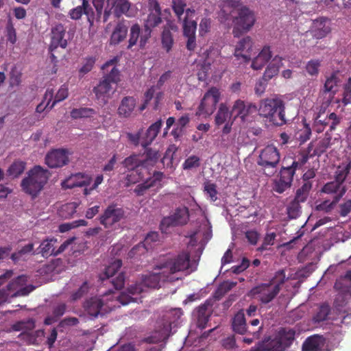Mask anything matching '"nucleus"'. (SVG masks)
Returning a JSON list of instances; mask_svg holds the SVG:
<instances>
[{
  "label": "nucleus",
  "mask_w": 351,
  "mask_h": 351,
  "mask_svg": "<svg viewBox=\"0 0 351 351\" xmlns=\"http://www.w3.org/2000/svg\"><path fill=\"white\" fill-rule=\"evenodd\" d=\"M57 243V239L54 238L47 239L44 240L40 245L38 253L41 254L42 256L47 258L50 256H56V247L55 244Z\"/></svg>",
  "instance_id": "37"
},
{
  "label": "nucleus",
  "mask_w": 351,
  "mask_h": 351,
  "mask_svg": "<svg viewBox=\"0 0 351 351\" xmlns=\"http://www.w3.org/2000/svg\"><path fill=\"white\" fill-rule=\"evenodd\" d=\"M108 6L110 7V10L106 9L104 12V21L106 22L110 15V10H113V12L116 17H120L122 15L131 16L130 14V3L129 0H107Z\"/></svg>",
  "instance_id": "20"
},
{
  "label": "nucleus",
  "mask_w": 351,
  "mask_h": 351,
  "mask_svg": "<svg viewBox=\"0 0 351 351\" xmlns=\"http://www.w3.org/2000/svg\"><path fill=\"white\" fill-rule=\"evenodd\" d=\"M204 193L207 198H209L210 201L215 202L217 199V191L215 184L206 182L204 184Z\"/></svg>",
  "instance_id": "56"
},
{
  "label": "nucleus",
  "mask_w": 351,
  "mask_h": 351,
  "mask_svg": "<svg viewBox=\"0 0 351 351\" xmlns=\"http://www.w3.org/2000/svg\"><path fill=\"white\" fill-rule=\"evenodd\" d=\"M311 187L312 184L310 181L304 182L302 186L297 190L295 198L301 202H304L308 195Z\"/></svg>",
  "instance_id": "50"
},
{
  "label": "nucleus",
  "mask_w": 351,
  "mask_h": 351,
  "mask_svg": "<svg viewBox=\"0 0 351 351\" xmlns=\"http://www.w3.org/2000/svg\"><path fill=\"white\" fill-rule=\"evenodd\" d=\"M285 271L279 270L271 281L254 287L251 290L250 294L262 303L267 304L279 293L280 285L285 282Z\"/></svg>",
  "instance_id": "7"
},
{
  "label": "nucleus",
  "mask_w": 351,
  "mask_h": 351,
  "mask_svg": "<svg viewBox=\"0 0 351 351\" xmlns=\"http://www.w3.org/2000/svg\"><path fill=\"white\" fill-rule=\"evenodd\" d=\"M322 191L326 194L334 195L335 202H338L345 194L346 188L344 184L333 180L324 184Z\"/></svg>",
  "instance_id": "28"
},
{
  "label": "nucleus",
  "mask_w": 351,
  "mask_h": 351,
  "mask_svg": "<svg viewBox=\"0 0 351 351\" xmlns=\"http://www.w3.org/2000/svg\"><path fill=\"white\" fill-rule=\"evenodd\" d=\"M320 67V61L318 60H311L308 62L306 66V70L308 75L317 76L319 73Z\"/></svg>",
  "instance_id": "57"
},
{
  "label": "nucleus",
  "mask_w": 351,
  "mask_h": 351,
  "mask_svg": "<svg viewBox=\"0 0 351 351\" xmlns=\"http://www.w3.org/2000/svg\"><path fill=\"white\" fill-rule=\"evenodd\" d=\"M69 95V89L66 85L63 84L60 86L56 95L54 97V100L50 106L49 109H52L58 102L64 100Z\"/></svg>",
  "instance_id": "53"
},
{
  "label": "nucleus",
  "mask_w": 351,
  "mask_h": 351,
  "mask_svg": "<svg viewBox=\"0 0 351 351\" xmlns=\"http://www.w3.org/2000/svg\"><path fill=\"white\" fill-rule=\"evenodd\" d=\"M335 288L343 292H351V270L347 271L336 281Z\"/></svg>",
  "instance_id": "39"
},
{
  "label": "nucleus",
  "mask_w": 351,
  "mask_h": 351,
  "mask_svg": "<svg viewBox=\"0 0 351 351\" xmlns=\"http://www.w3.org/2000/svg\"><path fill=\"white\" fill-rule=\"evenodd\" d=\"M136 106V100L132 97H124L118 108L119 115L128 117L132 114Z\"/></svg>",
  "instance_id": "35"
},
{
  "label": "nucleus",
  "mask_w": 351,
  "mask_h": 351,
  "mask_svg": "<svg viewBox=\"0 0 351 351\" xmlns=\"http://www.w3.org/2000/svg\"><path fill=\"white\" fill-rule=\"evenodd\" d=\"M128 32L125 25L119 23L114 28L110 38V44L117 45L124 40Z\"/></svg>",
  "instance_id": "40"
},
{
  "label": "nucleus",
  "mask_w": 351,
  "mask_h": 351,
  "mask_svg": "<svg viewBox=\"0 0 351 351\" xmlns=\"http://www.w3.org/2000/svg\"><path fill=\"white\" fill-rule=\"evenodd\" d=\"M116 61V59L110 60L104 64L102 66L104 72H108L110 69V73L93 90L97 100L103 104H106L114 94L116 90V84L119 80V71L114 65Z\"/></svg>",
  "instance_id": "6"
},
{
  "label": "nucleus",
  "mask_w": 351,
  "mask_h": 351,
  "mask_svg": "<svg viewBox=\"0 0 351 351\" xmlns=\"http://www.w3.org/2000/svg\"><path fill=\"white\" fill-rule=\"evenodd\" d=\"M232 113L230 111L226 104H220L215 117V123L220 126L225 123L232 121Z\"/></svg>",
  "instance_id": "34"
},
{
  "label": "nucleus",
  "mask_w": 351,
  "mask_h": 351,
  "mask_svg": "<svg viewBox=\"0 0 351 351\" xmlns=\"http://www.w3.org/2000/svg\"><path fill=\"white\" fill-rule=\"evenodd\" d=\"M143 32V29H141V27L138 24H134L131 27L130 32L129 45L128 48H132L133 46L136 45L138 42L139 47H141V39Z\"/></svg>",
  "instance_id": "41"
},
{
  "label": "nucleus",
  "mask_w": 351,
  "mask_h": 351,
  "mask_svg": "<svg viewBox=\"0 0 351 351\" xmlns=\"http://www.w3.org/2000/svg\"><path fill=\"white\" fill-rule=\"evenodd\" d=\"M311 135V130L308 125L305 124L303 128L298 133V138L300 143H304L308 141Z\"/></svg>",
  "instance_id": "62"
},
{
  "label": "nucleus",
  "mask_w": 351,
  "mask_h": 351,
  "mask_svg": "<svg viewBox=\"0 0 351 351\" xmlns=\"http://www.w3.org/2000/svg\"><path fill=\"white\" fill-rule=\"evenodd\" d=\"M162 125V121L158 120L149 127L141 138L142 147H146L153 142L160 130Z\"/></svg>",
  "instance_id": "29"
},
{
  "label": "nucleus",
  "mask_w": 351,
  "mask_h": 351,
  "mask_svg": "<svg viewBox=\"0 0 351 351\" xmlns=\"http://www.w3.org/2000/svg\"><path fill=\"white\" fill-rule=\"evenodd\" d=\"M324 111L321 109L314 119V128L318 133L323 132L327 125H329L330 132L335 130L341 121V117L335 112L325 115Z\"/></svg>",
  "instance_id": "19"
},
{
  "label": "nucleus",
  "mask_w": 351,
  "mask_h": 351,
  "mask_svg": "<svg viewBox=\"0 0 351 351\" xmlns=\"http://www.w3.org/2000/svg\"><path fill=\"white\" fill-rule=\"evenodd\" d=\"M49 178V173L40 166H36L29 171L27 176L23 179V190L33 197H36L43 189Z\"/></svg>",
  "instance_id": "8"
},
{
  "label": "nucleus",
  "mask_w": 351,
  "mask_h": 351,
  "mask_svg": "<svg viewBox=\"0 0 351 351\" xmlns=\"http://www.w3.org/2000/svg\"><path fill=\"white\" fill-rule=\"evenodd\" d=\"M331 137L330 136H327L321 140L318 145L315 149V152L317 154H322L324 153L330 146V145Z\"/></svg>",
  "instance_id": "64"
},
{
  "label": "nucleus",
  "mask_w": 351,
  "mask_h": 351,
  "mask_svg": "<svg viewBox=\"0 0 351 351\" xmlns=\"http://www.w3.org/2000/svg\"><path fill=\"white\" fill-rule=\"evenodd\" d=\"M123 210L115 205H110L100 216L99 221L105 228L114 230L120 228L119 221L124 217Z\"/></svg>",
  "instance_id": "14"
},
{
  "label": "nucleus",
  "mask_w": 351,
  "mask_h": 351,
  "mask_svg": "<svg viewBox=\"0 0 351 351\" xmlns=\"http://www.w3.org/2000/svg\"><path fill=\"white\" fill-rule=\"evenodd\" d=\"M330 22L325 18H319L313 23L312 35L317 39L326 37L330 32Z\"/></svg>",
  "instance_id": "27"
},
{
  "label": "nucleus",
  "mask_w": 351,
  "mask_h": 351,
  "mask_svg": "<svg viewBox=\"0 0 351 351\" xmlns=\"http://www.w3.org/2000/svg\"><path fill=\"white\" fill-rule=\"evenodd\" d=\"M108 296V293H106L102 298L95 297L86 300L84 304L85 311L93 317L112 311L116 307V304H110Z\"/></svg>",
  "instance_id": "16"
},
{
  "label": "nucleus",
  "mask_w": 351,
  "mask_h": 351,
  "mask_svg": "<svg viewBox=\"0 0 351 351\" xmlns=\"http://www.w3.org/2000/svg\"><path fill=\"white\" fill-rule=\"evenodd\" d=\"M231 111L235 117H239L243 121H245L249 115L257 111V106L254 104L237 99L234 102Z\"/></svg>",
  "instance_id": "21"
},
{
  "label": "nucleus",
  "mask_w": 351,
  "mask_h": 351,
  "mask_svg": "<svg viewBox=\"0 0 351 351\" xmlns=\"http://www.w3.org/2000/svg\"><path fill=\"white\" fill-rule=\"evenodd\" d=\"M90 182L91 178L88 175L80 173L69 176L62 182V186L65 189H73L87 186Z\"/></svg>",
  "instance_id": "25"
},
{
  "label": "nucleus",
  "mask_w": 351,
  "mask_h": 351,
  "mask_svg": "<svg viewBox=\"0 0 351 351\" xmlns=\"http://www.w3.org/2000/svg\"><path fill=\"white\" fill-rule=\"evenodd\" d=\"M220 98V90L216 87L210 88L202 99L196 115L202 118L209 117L215 110L216 105Z\"/></svg>",
  "instance_id": "12"
},
{
  "label": "nucleus",
  "mask_w": 351,
  "mask_h": 351,
  "mask_svg": "<svg viewBox=\"0 0 351 351\" xmlns=\"http://www.w3.org/2000/svg\"><path fill=\"white\" fill-rule=\"evenodd\" d=\"M194 14V10L187 9L186 10V16L182 21L184 35L185 36H195L197 23L193 19Z\"/></svg>",
  "instance_id": "31"
},
{
  "label": "nucleus",
  "mask_w": 351,
  "mask_h": 351,
  "mask_svg": "<svg viewBox=\"0 0 351 351\" xmlns=\"http://www.w3.org/2000/svg\"><path fill=\"white\" fill-rule=\"evenodd\" d=\"M182 311L180 308H171L164 313L156 322L154 332L149 337V342L158 343L166 340L181 323Z\"/></svg>",
  "instance_id": "3"
},
{
  "label": "nucleus",
  "mask_w": 351,
  "mask_h": 351,
  "mask_svg": "<svg viewBox=\"0 0 351 351\" xmlns=\"http://www.w3.org/2000/svg\"><path fill=\"white\" fill-rule=\"evenodd\" d=\"M210 316V311L206 304L199 306L193 311V317L197 321V326L204 329Z\"/></svg>",
  "instance_id": "32"
},
{
  "label": "nucleus",
  "mask_w": 351,
  "mask_h": 351,
  "mask_svg": "<svg viewBox=\"0 0 351 351\" xmlns=\"http://www.w3.org/2000/svg\"><path fill=\"white\" fill-rule=\"evenodd\" d=\"M191 252V250L187 248L186 252H182L174 258L170 256H163L157 263V268L162 270V274L164 276H167V274L174 276V274L181 271H186L190 274L195 271L197 266V261L190 260Z\"/></svg>",
  "instance_id": "4"
},
{
  "label": "nucleus",
  "mask_w": 351,
  "mask_h": 351,
  "mask_svg": "<svg viewBox=\"0 0 351 351\" xmlns=\"http://www.w3.org/2000/svg\"><path fill=\"white\" fill-rule=\"evenodd\" d=\"M200 165V158L195 155L187 158L182 164V168L184 170H191L197 168Z\"/></svg>",
  "instance_id": "54"
},
{
  "label": "nucleus",
  "mask_w": 351,
  "mask_h": 351,
  "mask_svg": "<svg viewBox=\"0 0 351 351\" xmlns=\"http://www.w3.org/2000/svg\"><path fill=\"white\" fill-rule=\"evenodd\" d=\"M143 163L142 156L138 155H132L124 160L123 164L129 170L126 177L128 184L136 183L143 178L147 172Z\"/></svg>",
  "instance_id": "13"
},
{
  "label": "nucleus",
  "mask_w": 351,
  "mask_h": 351,
  "mask_svg": "<svg viewBox=\"0 0 351 351\" xmlns=\"http://www.w3.org/2000/svg\"><path fill=\"white\" fill-rule=\"evenodd\" d=\"M53 90L52 88H47L43 101L39 104L36 109V112L41 113L48 107L49 108V104L53 98Z\"/></svg>",
  "instance_id": "47"
},
{
  "label": "nucleus",
  "mask_w": 351,
  "mask_h": 351,
  "mask_svg": "<svg viewBox=\"0 0 351 351\" xmlns=\"http://www.w3.org/2000/svg\"><path fill=\"white\" fill-rule=\"evenodd\" d=\"M300 200L294 198L287 206V215L290 219H296L300 215Z\"/></svg>",
  "instance_id": "43"
},
{
  "label": "nucleus",
  "mask_w": 351,
  "mask_h": 351,
  "mask_svg": "<svg viewBox=\"0 0 351 351\" xmlns=\"http://www.w3.org/2000/svg\"><path fill=\"white\" fill-rule=\"evenodd\" d=\"M172 7L174 12L178 16L179 20L182 19V16L184 13V8L186 7V3L184 0H172Z\"/></svg>",
  "instance_id": "58"
},
{
  "label": "nucleus",
  "mask_w": 351,
  "mask_h": 351,
  "mask_svg": "<svg viewBox=\"0 0 351 351\" xmlns=\"http://www.w3.org/2000/svg\"><path fill=\"white\" fill-rule=\"evenodd\" d=\"M25 167V164L23 162L16 161L8 169V174L12 178H16L23 172Z\"/></svg>",
  "instance_id": "49"
},
{
  "label": "nucleus",
  "mask_w": 351,
  "mask_h": 351,
  "mask_svg": "<svg viewBox=\"0 0 351 351\" xmlns=\"http://www.w3.org/2000/svg\"><path fill=\"white\" fill-rule=\"evenodd\" d=\"M252 50V40L250 36H246L239 40L236 45L234 56L238 58H242L244 62H247L251 59Z\"/></svg>",
  "instance_id": "23"
},
{
  "label": "nucleus",
  "mask_w": 351,
  "mask_h": 351,
  "mask_svg": "<svg viewBox=\"0 0 351 351\" xmlns=\"http://www.w3.org/2000/svg\"><path fill=\"white\" fill-rule=\"evenodd\" d=\"M324 343L323 338L319 335H313L308 337L302 345L303 351H318Z\"/></svg>",
  "instance_id": "36"
},
{
  "label": "nucleus",
  "mask_w": 351,
  "mask_h": 351,
  "mask_svg": "<svg viewBox=\"0 0 351 351\" xmlns=\"http://www.w3.org/2000/svg\"><path fill=\"white\" fill-rule=\"evenodd\" d=\"M330 313V306L324 304L319 306L316 314L313 317L315 322H320L326 320Z\"/></svg>",
  "instance_id": "51"
},
{
  "label": "nucleus",
  "mask_w": 351,
  "mask_h": 351,
  "mask_svg": "<svg viewBox=\"0 0 351 351\" xmlns=\"http://www.w3.org/2000/svg\"><path fill=\"white\" fill-rule=\"evenodd\" d=\"M173 43L172 35L169 29L165 28L162 34V44L163 48L168 52L171 50Z\"/></svg>",
  "instance_id": "52"
},
{
  "label": "nucleus",
  "mask_w": 351,
  "mask_h": 351,
  "mask_svg": "<svg viewBox=\"0 0 351 351\" xmlns=\"http://www.w3.org/2000/svg\"><path fill=\"white\" fill-rule=\"evenodd\" d=\"M27 277L24 275L18 276L13 279L7 285L6 289L0 290V304L3 302H10V299L27 295L33 289H29L25 286Z\"/></svg>",
  "instance_id": "11"
},
{
  "label": "nucleus",
  "mask_w": 351,
  "mask_h": 351,
  "mask_svg": "<svg viewBox=\"0 0 351 351\" xmlns=\"http://www.w3.org/2000/svg\"><path fill=\"white\" fill-rule=\"evenodd\" d=\"M145 165L146 172L149 173V167H153L160 157L159 152L153 149H149L146 151L145 156H141Z\"/></svg>",
  "instance_id": "38"
},
{
  "label": "nucleus",
  "mask_w": 351,
  "mask_h": 351,
  "mask_svg": "<svg viewBox=\"0 0 351 351\" xmlns=\"http://www.w3.org/2000/svg\"><path fill=\"white\" fill-rule=\"evenodd\" d=\"M69 153L66 149H58L48 153L45 157V163L50 168H58L67 164Z\"/></svg>",
  "instance_id": "22"
},
{
  "label": "nucleus",
  "mask_w": 351,
  "mask_h": 351,
  "mask_svg": "<svg viewBox=\"0 0 351 351\" xmlns=\"http://www.w3.org/2000/svg\"><path fill=\"white\" fill-rule=\"evenodd\" d=\"M77 202H70L63 205L60 210V215L64 218H70L77 213Z\"/></svg>",
  "instance_id": "45"
},
{
  "label": "nucleus",
  "mask_w": 351,
  "mask_h": 351,
  "mask_svg": "<svg viewBox=\"0 0 351 351\" xmlns=\"http://www.w3.org/2000/svg\"><path fill=\"white\" fill-rule=\"evenodd\" d=\"M66 311V305L64 304H59L54 307L53 311V316L47 317L45 319V324L47 325L51 324L56 319L64 315Z\"/></svg>",
  "instance_id": "48"
},
{
  "label": "nucleus",
  "mask_w": 351,
  "mask_h": 351,
  "mask_svg": "<svg viewBox=\"0 0 351 351\" xmlns=\"http://www.w3.org/2000/svg\"><path fill=\"white\" fill-rule=\"evenodd\" d=\"M34 321L32 319H29L27 321H21L13 325L12 328L14 330L19 331L23 330L20 335L22 339L29 344L37 343V338L41 337L44 335L43 330H38L35 332L36 335L29 332L34 328Z\"/></svg>",
  "instance_id": "18"
},
{
  "label": "nucleus",
  "mask_w": 351,
  "mask_h": 351,
  "mask_svg": "<svg viewBox=\"0 0 351 351\" xmlns=\"http://www.w3.org/2000/svg\"><path fill=\"white\" fill-rule=\"evenodd\" d=\"M232 326L233 330L240 335H244L248 330L243 311H239L233 317Z\"/></svg>",
  "instance_id": "33"
},
{
  "label": "nucleus",
  "mask_w": 351,
  "mask_h": 351,
  "mask_svg": "<svg viewBox=\"0 0 351 351\" xmlns=\"http://www.w3.org/2000/svg\"><path fill=\"white\" fill-rule=\"evenodd\" d=\"M33 249L34 245L32 243H29L25 245L19 252L13 253L11 256V258L14 262H17L23 257V255L31 252Z\"/></svg>",
  "instance_id": "59"
},
{
  "label": "nucleus",
  "mask_w": 351,
  "mask_h": 351,
  "mask_svg": "<svg viewBox=\"0 0 351 351\" xmlns=\"http://www.w3.org/2000/svg\"><path fill=\"white\" fill-rule=\"evenodd\" d=\"M280 154L278 149L274 145H267L259 154L258 165L265 169H269L267 176H271L275 172V169L280 161Z\"/></svg>",
  "instance_id": "15"
},
{
  "label": "nucleus",
  "mask_w": 351,
  "mask_h": 351,
  "mask_svg": "<svg viewBox=\"0 0 351 351\" xmlns=\"http://www.w3.org/2000/svg\"><path fill=\"white\" fill-rule=\"evenodd\" d=\"M238 5V1L232 0H223L219 4L220 10L218 12V19L221 23L228 24L232 20L234 25L233 29L234 36H239L241 33L248 32L256 21L252 10L245 6L237 8Z\"/></svg>",
  "instance_id": "1"
},
{
  "label": "nucleus",
  "mask_w": 351,
  "mask_h": 351,
  "mask_svg": "<svg viewBox=\"0 0 351 351\" xmlns=\"http://www.w3.org/2000/svg\"><path fill=\"white\" fill-rule=\"evenodd\" d=\"M257 111L261 117L267 119L274 125L282 126L287 122L285 117V101L276 95L261 99Z\"/></svg>",
  "instance_id": "5"
},
{
  "label": "nucleus",
  "mask_w": 351,
  "mask_h": 351,
  "mask_svg": "<svg viewBox=\"0 0 351 351\" xmlns=\"http://www.w3.org/2000/svg\"><path fill=\"white\" fill-rule=\"evenodd\" d=\"M295 170L296 169L292 165L287 167H282L280 172V178L291 184Z\"/></svg>",
  "instance_id": "55"
},
{
  "label": "nucleus",
  "mask_w": 351,
  "mask_h": 351,
  "mask_svg": "<svg viewBox=\"0 0 351 351\" xmlns=\"http://www.w3.org/2000/svg\"><path fill=\"white\" fill-rule=\"evenodd\" d=\"M83 2L84 11L83 14H86L87 16L88 22L90 24V26H93L94 23V13L93 9L90 6L88 1L87 0H81Z\"/></svg>",
  "instance_id": "61"
},
{
  "label": "nucleus",
  "mask_w": 351,
  "mask_h": 351,
  "mask_svg": "<svg viewBox=\"0 0 351 351\" xmlns=\"http://www.w3.org/2000/svg\"><path fill=\"white\" fill-rule=\"evenodd\" d=\"M189 219L188 208L180 206L174 213L169 217L162 219L160 223V229L162 232H167V228L170 226H182L186 224Z\"/></svg>",
  "instance_id": "17"
},
{
  "label": "nucleus",
  "mask_w": 351,
  "mask_h": 351,
  "mask_svg": "<svg viewBox=\"0 0 351 351\" xmlns=\"http://www.w3.org/2000/svg\"><path fill=\"white\" fill-rule=\"evenodd\" d=\"M121 265L122 262L121 260L118 259L114 261L105 269L104 274H101L99 276L100 280L104 281V280L113 276V275L121 268Z\"/></svg>",
  "instance_id": "42"
},
{
  "label": "nucleus",
  "mask_w": 351,
  "mask_h": 351,
  "mask_svg": "<svg viewBox=\"0 0 351 351\" xmlns=\"http://www.w3.org/2000/svg\"><path fill=\"white\" fill-rule=\"evenodd\" d=\"M162 273V270L158 269L156 265L155 271L153 274L145 276L141 282L130 285L128 289V293L124 292L120 295L116 296L117 300L114 302L118 301L122 305H126L130 302H135L136 298L133 296L145 291V288H158L161 281L172 282L178 279V277L171 276L167 274V276H164Z\"/></svg>",
  "instance_id": "2"
},
{
  "label": "nucleus",
  "mask_w": 351,
  "mask_h": 351,
  "mask_svg": "<svg viewBox=\"0 0 351 351\" xmlns=\"http://www.w3.org/2000/svg\"><path fill=\"white\" fill-rule=\"evenodd\" d=\"M162 178V173L155 171L152 177L147 178L143 183L137 185L134 192L138 195H142L144 191L149 188H160L162 186L161 181Z\"/></svg>",
  "instance_id": "26"
},
{
  "label": "nucleus",
  "mask_w": 351,
  "mask_h": 351,
  "mask_svg": "<svg viewBox=\"0 0 351 351\" xmlns=\"http://www.w3.org/2000/svg\"><path fill=\"white\" fill-rule=\"evenodd\" d=\"M291 184L285 181V180L280 178L274 182V191L278 193H282L287 189L290 188Z\"/></svg>",
  "instance_id": "60"
},
{
  "label": "nucleus",
  "mask_w": 351,
  "mask_h": 351,
  "mask_svg": "<svg viewBox=\"0 0 351 351\" xmlns=\"http://www.w3.org/2000/svg\"><path fill=\"white\" fill-rule=\"evenodd\" d=\"M348 173V167H339L335 171V182L343 184V182Z\"/></svg>",
  "instance_id": "63"
},
{
  "label": "nucleus",
  "mask_w": 351,
  "mask_h": 351,
  "mask_svg": "<svg viewBox=\"0 0 351 351\" xmlns=\"http://www.w3.org/2000/svg\"><path fill=\"white\" fill-rule=\"evenodd\" d=\"M66 29L61 23L56 25L51 29V43L50 48L51 50L60 47L63 49L67 46V40L64 39Z\"/></svg>",
  "instance_id": "24"
},
{
  "label": "nucleus",
  "mask_w": 351,
  "mask_h": 351,
  "mask_svg": "<svg viewBox=\"0 0 351 351\" xmlns=\"http://www.w3.org/2000/svg\"><path fill=\"white\" fill-rule=\"evenodd\" d=\"M187 237L189 238L187 248L192 250L193 247L197 246V256L199 257L205 245L212 237L211 226L208 220L202 219L198 228Z\"/></svg>",
  "instance_id": "10"
},
{
  "label": "nucleus",
  "mask_w": 351,
  "mask_h": 351,
  "mask_svg": "<svg viewBox=\"0 0 351 351\" xmlns=\"http://www.w3.org/2000/svg\"><path fill=\"white\" fill-rule=\"evenodd\" d=\"M339 80L336 75L332 74L328 77L324 84V90L335 95L338 90Z\"/></svg>",
  "instance_id": "46"
},
{
  "label": "nucleus",
  "mask_w": 351,
  "mask_h": 351,
  "mask_svg": "<svg viewBox=\"0 0 351 351\" xmlns=\"http://www.w3.org/2000/svg\"><path fill=\"white\" fill-rule=\"evenodd\" d=\"M95 114V111L90 108H74L71 112L72 119H77L81 118H88Z\"/></svg>",
  "instance_id": "44"
},
{
  "label": "nucleus",
  "mask_w": 351,
  "mask_h": 351,
  "mask_svg": "<svg viewBox=\"0 0 351 351\" xmlns=\"http://www.w3.org/2000/svg\"><path fill=\"white\" fill-rule=\"evenodd\" d=\"M147 9L149 14L145 21L143 32L141 34V48L145 47L151 37L152 28L158 26L162 22L161 9L156 0H148Z\"/></svg>",
  "instance_id": "9"
},
{
  "label": "nucleus",
  "mask_w": 351,
  "mask_h": 351,
  "mask_svg": "<svg viewBox=\"0 0 351 351\" xmlns=\"http://www.w3.org/2000/svg\"><path fill=\"white\" fill-rule=\"evenodd\" d=\"M271 51L269 46H265L258 54L253 58L252 68L254 70L261 69L271 59Z\"/></svg>",
  "instance_id": "30"
}]
</instances>
